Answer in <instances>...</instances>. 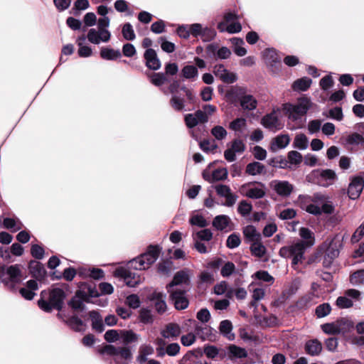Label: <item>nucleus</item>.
Listing matches in <instances>:
<instances>
[{"instance_id":"nucleus-49","label":"nucleus","mask_w":364,"mask_h":364,"mask_svg":"<svg viewBox=\"0 0 364 364\" xmlns=\"http://www.w3.org/2000/svg\"><path fill=\"white\" fill-rule=\"evenodd\" d=\"M309 140L304 134H297L294 140V146L300 150H304L308 147Z\"/></svg>"},{"instance_id":"nucleus-57","label":"nucleus","mask_w":364,"mask_h":364,"mask_svg":"<svg viewBox=\"0 0 364 364\" xmlns=\"http://www.w3.org/2000/svg\"><path fill=\"white\" fill-rule=\"evenodd\" d=\"M331 311L329 304L323 303L316 308L315 314L318 318H323L328 316Z\"/></svg>"},{"instance_id":"nucleus-29","label":"nucleus","mask_w":364,"mask_h":364,"mask_svg":"<svg viewBox=\"0 0 364 364\" xmlns=\"http://www.w3.org/2000/svg\"><path fill=\"white\" fill-rule=\"evenodd\" d=\"M290 142V137L288 134H279L272 139L270 144V149L272 151H277L284 149Z\"/></svg>"},{"instance_id":"nucleus-2","label":"nucleus","mask_w":364,"mask_h":364,"mask_svg":"<svg viewBox=\"0 0 364 364\" xmlns=\"http://www.w3.org/2000/svg\"><path fill=\"white\" fill-rule=\"evenodd\" d=\"M312 102L307 97L298 98L295 104L287 102L282 106V109L290 122H295L296 126L291 127L292 129L299 127L301 119L304 117L309 109L312 107Z\"/></svg>"},{"instance_id":"nucleus-26","label":"nucleus","mask_w":364,"mask_h":364,"mask_svg":"<svg viewBox=\"0 0 364 364\" xmlns=\"http://www.w3.org/2000/svg\"><path fill=\"white\" fill-rule=\"evenodd\" d=\"M242 232L245 242L250 245L262 240L261 234L257 230L254 225H248L244 227Z\"/></svg>"},{"instance_id":"nucleus-16","label":"nucleus","mask_w":364,"mask_h":364,"mask_svg":"<svg viewBox=\"0 0 364 364\" xmlns=\"http://www.w3.org/2000/svg\"><path fill=\"white\" fill-rule=\"evenodd\" d=\"M261 124L266 129L276 132L283 128V124L279 119L277 112L273 110L272 112L265 114L261 120Z\"/></svg>"},{"instance_id":"nucleus-8","label":"nucleus","mask_w":364,"mask_h":364,"mask_svg":"<svg viewBox=\"0 0 364 364\" xmlns=\"http://www.w3.org/2000/svg\"><path fill=\"white\" fill-rule=\"evenodd\" d=\"M337 178L334 171L331 169H315L306 176V181L320 186L328 187Z\"/></svg>"},{"instance_id":"nucleus-17","label":"nucleus","mask_w":364,"mask_h":364,"mask_svg":"<svg viewBox=\"0 0 364 364\" xmlns=\"http://www.w3.org/2000/svg\"><path fill=\"white\" fill-rule=\"evenodd\" d=\"M187 289H176L168 291L170 294V299L178 310H183L188 306V300L186 296Z\"/></svg>"},{"instance_id":"nucleus-18","label":"nucleus","mask_w":364,"mask_h":364,"mask_svg":"<svg viewBox=\"0 0 364 364\" xmlns=\"http://www.w3.org/2000/svg\"><path fill=\"white\" fill-rule=\"evenodd\" d=\"M270 188L279 196L289 197L294 190V186L287 181L274 180L269 183Z\"/></svg>"},{"instance_id":"nucleus-19","label":"nucleus","mask_w":364,"mask_h":364,"mask_svg":"<svg viewBox=\"0 0 364 364\" xmlns=\"http://www.w3.org/2000/svg\"><path fill=\"white\" fill-rule=\"evenodd\" d=\"M215 190L219 196L225 198V202L223 203V205L232 207L236 203L238 197L232 193L228 186L218 184L215 186Z\"/></svg>"},{"instance_id":"nucleus-60","label":"nucleus","mask_w":364,"mask_h":364,"mask_svg":"<svg viewBox=\"0 0 364 364\" xmlns=\"http://www.w3.org/2000/svg\"><path fill=\"white\" fill-rule=\"evenodd\" d=\"M302 155L296 151H291L287 154L289 164L299 165L302 161Z\"/></svg>"},{"instance_id":"nucleus-64","label":"nucleus","mask_w":364,"mask_h":364,"mask_svg":"<svg viewBox=\"0 0 364 364\" xmlns=\"http://www.w3.org/2000/svg\"><path fill=\"white\" fill-rule=\"evenodd\" d=\"M252 210V206L251 203L247 202L246 200H242L237 207V211L242 216L248 215Z\"/></svg>"},{"instance_id":"nucleus-20","label":"nucleus","mask_w":364,"mask_h":364,"mask_svg":"<svg viewBox=\"0 0 364 364\" xmlns=\"http://www.w3.org/2000/svg\"><path fill=\"white\" fill-rule=\"evenodd\" d=\"M364 187V180L361 176L352 178L348 188V194L350 199H357Z\"/></svg>"},{"instance_id":"nucleus-11","label":"nucleus","mask_w":364,"mask_h":364,"mask_svg":"<svg viewBox=\"0 0 364 364\" xmlns=\"http://www.w3.org/2000/svg\"><path fill=\"white\" fill-rule=\"evenodd\" d=\"M1 271H4L5 277L7 278V281L9 282L8 288L11 291H14L15 286L19 284L23 279L21 274V267L18 264L11 265L10 267L5 268L4 267H0Z\"/></svg>"},{"instance_id":"nucleus-5","label":"nucleus","mask_w":364,"mask_h":364,"mask_svg":"<svg viewBox=\"0 0 364 364\" xmlns=\"http://www.w3.org/2000/svg\"><path fill=\"white\" fill-rule=\"evenodd\" d=\"M65 291L60 288H54L49 293L48 300L41 298L38 304L41 309L46 312H50L53 309L60 310L63 308Z\"/></svg>"},{"instance_id":"nucleus-10","label":"nucleus","mask_w":364,"mask_h":364,"mask_svg":"<svg viewBox=\"0 0 364 364\" xmlns=\"http://www.w3.org/2000/svg\"><path fill=\"white\" fill-rule=\"evenodd\" d=\"M241 192L252 199L262 198L265 194V186L260 182L247 183L241 186Z\"/></svg>"},{"instance_id":"nucleus-21","label":"nucleus","mask_w":364,"mask_h":364,"mask_svg":"<svg viewBox=\"0 0 364 364\" xmlns=\"http://www.w3.org/2000/svg\"><path fill=\"white\" fill-rule=\"evenodd\" d=\"M214 75L225 83H233L237 80V75L229 72L223 64H217L213 68Z\"/></svg>"},{"instance_id":"nucleus-33","label":"nucleus","mask_w":364,"mask_h":364,"mask_svg":"<svg viewBox=\"0 0 364 364\" xmlns=\"http://www.w3.org/2000/svg\"><path fill=\"white\" fill-rule=\"evenodd\" d=\"M139 336L132 330H120L119 341L126 346L138 341Z\"/></svg>"},{"instance_id":"nucleus-55","label":"nucleus","mask_w":364,"mask_h":364,"mask_svg":"<svg viewBox=\"0 0 364 364\" xmlns=\"http://www.w3.org/2000/svg\"><path fill=\"white\" fill-rule=\"evenodd\" d=\"M151 82L155 86H161L168 81L166 74L164 73H155L150 77Z\"/></svg>"},{"instance_id":"nucleus-41","label":"nucleus","mask_w":364,"mask_h":364,"mask_svg":"<svg viewBox=\"0 0 364 364\" xmlns=\"http://www.w3.org/2000/svg\"><path fill=\"white\" fill-rule=\"evenodd\" d=\"M218 28L220 31H226L229 33H236L242 30V26L239 22H231L228 26L225 22H220L218 25Z\"/></svg>"},{"instance_id":"nucleus-35","label":"nucleus","mask_w":364,"mask_h":364,"mask_svg":"<svg viewBox=\"0 0 364 364\" xmlns=\"http://www.w3.org/2000/svg\"><path fill=\"white\" fill-rule=\"evenodd\" d=\"M3 225L5 228L11 230L12 232H16L23 228V225L17 218H4Z\"/></svg>"},{"instance_id":"nucleus-44","label":"nucleus","mask_w":364,"mask_h":364,"mask_svg":"<svg viewBox=\"0 0 364 364\" xmlns=\"http://www.w3.org/2000/svg\"><path fill=\"white\" fill-rule=\"evenodd\" d=\"M90 316L92 319L93 329L99 333H102L104 331V323L102 317L95 311L90 312Z\"/></svg>"},{"instance_id":"nucleus-42","label":"nucleus","mask_w":364,"mask_h":364,"mask_svg":"<svg viewBox=\"0 0 364 364\" xmlns=\"http://www.w3.org/2000/svg\"><path fill=\"white\" fill-rule=\"evenodd\" d=\"M338 255L339 250L338 249V246L332 241L326 250L324 263L331 264L332 260L338 257Z\"/></svg>"},{"instance_id":"nucleus-36","label":"nucleus","mask_w":364,"mask_h":364,"mask_svg":"<svg viewBox=\"0 0 364 364\" xmlns=\"http://www.w3.org/2000/svg\"><path fill=\"white\" fill-rule=\"evenodd\" d=\"M161 333L165 338H173L179 336L181 329L178 324L171 323L166 326Z\"/></svg>"},{"instance_id":"nucleus-25","label":"nucleus","mask_w":364,"mask_h":364,"mask_svg":"<svg viewBox=\"0 0 364 364\" xmlns=\"http://www.w3.org/2000/svg\"><path fill=\"white\" fill-rule=\"evenodd\" d=\"M299 201L301 203V208L308 213L315 215L321 214V209L318 205L310 203L312 201L311 196L300 195L299 196Z\"/></svg>"},{"instance_id":"nucleus-63","label":"nucleus","mask_w":364,"mask_h":364,"mask_svg":"<svg viewBox=\"0 0 364 364\" xmlns=\"http://www.w3.org/2000/svg\"><path fill=\"white\" fill-rule=\"evenodd\" d=\"M241 243L240 237L238 234L232 233L230 235L226 241V245L230 249L237 247Z\"/></svg>"},{"instance_id":"nucleus-39","label":"nucleus","mask_w":364,"mask_h":364,"mask_svg":"<svg viewBox=\"0 0 364 364\" xmlns=\"http://www.w3.org/2000/svg\"><path fill=\"white\" fill-rule=\"evenodd\" d=\"M311 83V79L307 77H304L294 82L292 89L296 92H304L310 87Z\"/></svg>"},{"instance_id":"nucleus-48","label":"nucleus","mask_w":364,"mask_h":364,"mask_svg":"<svg viewBox=\"0 0 364 364\" xmlns=\"http://www.w3.org/2000/svg\"><path fill=\"white\" fill-rule=\"evenodd\" d=\"M182 76L186 79H194L198 77V68L195 65H187L181 70Z\"/></svg>"},{"instance_id":"nucleus-12","label":"nucleus","mask_w":364,"mask_h":364,"mask_svg":"<svg viewBox=\"0 0 364 364\" xmlns=\"http://www.w3.org/2000/svg\"><path fill=\"white\" fill-rule=\"evenodd\" d=\"M265 63L270 68L274 73H278L281 70L282 60L277 50L274 48H267L263 53Z\"/></svg>"},{"instance_id":"nucleus-1","label":"nucleus","mask_w":364,"mask_h":364,"mask_svg":"<svg viewBox=\"0 0 364 364\" xmlns=\"http://www.w3.org/2000/svg\"><path fill=\"white\" fill-rule=\"evenodd\" d=\"M168 90L172 95L169 102L170 105L175 111H183L186 102L188 103L195 102L196 96L192 90L186 85L180 86L178 80H173L169 85Z\"/></svg>"},{"instance_id":"nucleus-22","label":"nucleus","mask_w":364,"mask_h":364,"mask_svg":"<svg viewBox=\"0 0 364 364\" xmlns=\"http://www.w3.org/2000/svg\"><path fill=\"white\" fill-rule=\"evenodd\" d=\"M166 296L158 291H154L149 296V299L153 302L156 311L159 314H164L167 309V305L165 301Z\"/></svg>"},{"instance_id":"nucleus-47","label":"nucleus","mask_w":364,"mask_h":364,"mask_svg":"<svg viewBox=\"0 0 364 364\" xmlns=\"http://www.w3.org/2000/svg\"><path fill=\"white\" fill-rule=\"evenodd\" d=\"M250 250L252 254L258 258L263 257L266 254V247L261 242V240L251 244Z\"/></svg>"},{"instance_id":"nucleus-32","label":"nucleus","mask_w":364,"mask_h":364,"mask_svg":"<svg viewBox=\"0 0 364 364\" xmlns=\"http://www.w3.org/2000/svg\"><path fill=\"white\" fill-rule=\"evenodd\" d=\"M299 236L301 237L302 242L308 248L314 245L315 237L314 232L307 228H301L299 231Z\"/></svg>"},{"instance_id":"nucleus-59","label":"nucleus","mask_w":364,"mask_h":364,"mask_svg":"<svg viewBox=\"0 0 364 364\" xmlns=\"http://www.w3.org/2000/svg\"><path fill=\"white\" fill-rule=\"evenodd\" d=\"M350 282L353 285L364 284V269L356 271L352 274Z\"/></svg>"},{"instance_id":"nucleus-61","label":"nucleus","mask_w":364,"mask_h":364,"mask_svg":"<svg viewBox=\"0 0 364 364\" xmlns=\"http://www.w3.org/2000/svg\"><path fill=\"white\" fill-rule=\"evenodd\" d=\"M139 320L144 324L152 323L154 318L151 311L146 309H141L139 312Z\"/></svg>"},{"instance_id":"nucleus-46","label":"nucleus","mask_w":364,"mask_h":364,"mask_svg":"<svg viewBox=\"0 0 364 364\" xmlns=\"http://www.w3.org/2000/svg\"><path fill=\"white\" fill-rule=\"evenodd\" d=\"M265 171V167L259 162L250 163L246 166V173L251 176L261 174Z\"/></svg>"},{"instance_id":"nucleus-4","label":"nucleus","mask_w":364,"mask_h":364,"mask_svg":"<svg viewBox=\"0 0 364 364\" xmlns=\"http://www.w3.org/2000/svg\"><path fill=\"white\" fill-rule=\"evenodd\" d=\"M307 248L304 242L296 241L291 245L282 247L279 253L284 258H291V266L296 269V265L304 260V253Z\"/></svg>"},{"instance_id":"nucleus-27","label":"nucleus","mask_w":364,"mask_h":364,"mask_svg":"<svg viewBox=\"0 0 364 364\" xmlns=\"http://www.w3.org/2000/svg\"><path fill=\"white\" fill-rule=\"evenodd\" d=\"M38 289V284L36 280H29L26 282V286L19 290V293L26 300H31L36 295L35 291Z\"/></svg>"},{"instance_id":"nucleus-24","label":"nucleus","mask_w":364,"mask_h":364,"mask_svg":"<svg viewBox=\"0 0 364 364\" xmlns=\"http://www.w3.org/2000/svg\"><path fill=\"white\" fill-rule=\"evenodd\" d=\"M228 172L226 168H220L213 171L211 173L204 171L203 173V177L208 182L214 183L215 181L225 180L228 177Z\"/></svg>"},{"instance_id":"nucleus-31","label":"nucleus","mask_w":364,"mask_h":364,"mask_svg":"<svg viewBox=\"0 0 364 364\" xmlns=\"http://www.w3.org/2000/svg\"><path fill=\"white\" fill-rule=\"evenodd\" d=\"M339 334H346L350 332L354 328V323L349 318H341L336 320Z\"/></svg>"},{"instance_id":"nucleus-30","label":"nucleus","mask_w":364,"mask_h":364,"mask_svg":"<svg viewBox=\"0 0 364 364\" xmlns=\"http://www.w3.org/2000/svg\"><path fill=\"white\" fill-rule=\"evenodd\" d=\"M30 272L36 279H41L46 274V270L43 264L38 261H31L28 265Z\"/></svg>"},{"instance_id":"nucleus-38","label":"nucleus","mask_w":364,"mask_h":364,"mask_svg":"<svg viewBox=\"0 0 364 364\" xmlns=\"http://www.w3.org/2000/svg\"><path fill=\"white\" fill-rule=\"evenodd\" d=\"M220 332L229 341H232L235 338V334L232 332V325L229 320H223L220 322L219 326Z\"/></svg>"},{"instance_id":"nucleus-37","label":"nucleus","mask_w":364,"mask_h":364,"mask_svg":"<svg viewBox=\"0 0 364 364\" xmlns=\"http://www.w3.org/2000/svg\"><path fill=\"white\" fill-rule=\"evenodd\" d=\"M322 350L321 343L318 340H311L306 343L305 350L306 353L315 356L318 355Z\"/></svg>"},{"instance_id":"nucleus-52","label":"nucleus","mask_w":364,"mask_h":364,"mask_svg":"<svg viewBox=\"0 0 364 364\" xmlns=\"http://www.w3.org/2000/svg\"><path fill=\"white\" fill-rule=\"evenodd\" d=\"M211 134L218 141L225 139L228 135L227 130L220 125L215 126L212 128Z\"/></svg>"},{"instance_id":"nucleus-56","label":"nucleus","mask_w":364,"mask_h":364,"mask_svg":"<svg viewBox=\"0 0 364 364\" xmlns=\"http://www.w3.org/2000/svg\"><path fill=\"white\" fill-rule=\"evenodd\" d=\"M122 33L123 37L127 41H133L136 38L133 27L130 23L124 24Z\"/></svg>"},{"instance_id":"nucleus-23","label":"nucleus","mask_w":364,"mask_h":364,"mask_svg":"<svg viewBox=\"0 0 364 364\" xmlns=\"http://www.w3.org/2000/svg\"><path fill=\"white\" fill-rule=\"evenodd\" d=\"M146 65L151 70H157L161 68V61L156 52L152 48L146 50L144 54Z\"/></svg>"},{"instance_id":"nucleus-3","label":"nucleus","mask_w":364,"mask_h":364,"mask_svg":"<svg viewBox=\"0 0 364 364\" xmlns=\"http://www.w3.org/2000/svg\"><path fill=\"white\" fill-rule=\"evenodd\" d=\"M160 251L158 246L150 245L146 252L129 261V267L139 270L146 269L158 259Z\"/></svg>"},{"instance_id":"nucleus-40","label":"nucleus","mask_w":364,"mask_h":364,"mask_svg":"<svg viewBox=\"0 0 364 364\" xmlns=\"http://www.w3.org/2000/svg\"><path fill=\"white\" fill-rule=\"evenodd\" d=\"M122 55L119 50H114L110 48H102L100 50V56L102 59L107 60H114Z\"/></svg>"},{"instance_id":"nucleus-50","label":"nucleus","mask_w":364,"mask_h":364,"mask_svg":"<svg viewBox=\"0 0 364 364\" xmlns=\"http://www.w3.org/2000/svg\"><path fill=\"white\" fill-rule=\"evenodd\" d=\"M232 42L234 44V53L238 56H244L247 53V50L242 46L244 44V41L242 38H233Z\"/></svg>"},{"instance_id":"nucleus-28","label":"nucleus","mask_w":364,"mask_h":364,"mask_svg":"<svg viewBox=\"0 0 364 364\" xmlns=\"http://www.w3.org/2000/svg\"><path fill=\"white\" fill-rule=\"evenodd\" d=\"M85 302H90V301L86 299L85 291L78 290L70 301L69 305L75 310L82 311L85 309Z\"/></svg>"},{"instance_id":"nucleus-45","label":"nucleus","mask_w":364,"mask_h":364,"mask_svg":"<svg viewBox=\"0 0 364 364\" xmlns=\"http://www.w3.org/2000/svg\"><path fill=\"white\" fill-rule=\"evenodd\" d=\"M79 290L85 291V295L88 301H90V298L97 297L100 296V293L96 289L95 284H82Z\"/></svg>"},{"instance_id":"nucleus-58","label":"nucleus","mask_w":364,"mask_h":364,"mask_svg":"<svg viewBox=\"0 0 364 364\" xmlns=\"http://www.w3.org/2000/svg\"><path fill=\"white\" fill-rule=\"evenodd\" d=\"M322 331L328 335H337L339 334L338 328L337 327L336 321L331 323H326L321 325Z\"/></svg>"},{"instance_id":"nucleus-43","label":"nucleus","mask_w":364,"mask_h":364,"mask_svg":"<svg viewBox=\"0 0 364 364\" xmlns=\"http://www.w3.org/2000/svg\"><path fill=\"white\" fill-rule=\"evenodd\" d=\"M345 141L346 145L351 146L363 145L364 137L357 132H353L346 137Z\"/></svg>"},{"instance_id":"nucleus-14","label":"nucleus","mask_w":364,"mask_h":364,"mask_svg":"<svg viewBox=\"0 0 364 364\" xmlns=\"http://www.w3.org/2000/svg\"><path fill=\"white\" fill-rule=\"evenodd\" d=\"M114 274L122 278L126 284L130 287H134L141 282V278L137 273L123 267L117 269Z\"/></svg>"},{"instance_id":"nucleus-34","label":"nucleus","mask_w":364,"mask_h":364,"mask_svg":"<svg viewBox=\"0 0 364 364\" xmlns=\"http://www.w3.org/2000/svg\"><path fill=\"white\" fill-rule=\"evenodd\" d=\"M231 220L226 215H217L213 220V226L218 230H224L229 227Z\"/></svg>"},{"instance_id":"nucleus-13","label":"nucleus","mask_w":364,"mask_h":364,"mask_svg":"<svg viewBox=\"0 0 364 364\" xmlns=\"http://www.w3.org/2000/svg\"><path fill=\"white\" fill-rule=\"evenodd\" d=\"M190 283L188 274L183 270L176 272L171 282L166 286L167 291L176 289H187Z\"/></svg>"},{"instance_id":"nucleus-15","label":"nucleus","mask_w":364,"mask_h":364,"mask_svg":"<svg viewBox=\"0 0 364 364\" xmlns=\"http://www.w3.org/2000/svg\"><path fill=\"white\" fill-rule=\"evenodd\" d=\"M360 292L358 290L350 289L345 291L344 296H338L336 304L340 309H348L353 305L352 299L359 300Z\"/></svg>"},{"instance_id":"nucleus-7","label":"nucleus","mask_w":364,"mask_h":364,"mask_svg":"<svg viewBox=\"0 0 364 364\" xmlns=\"http://www.w3.org/2000/svg\"><path fill=\"white\" fill-rule=\"evenodd\" d=\"M100 353L112 356L115 364H129L132 360V353L128 346L106 345L100 350Z\"/></svg>"},{"instance_id":"nucleus-62","label":"nucleus","mask_w":364,"mask_h":364,"mask_svg":"<svg viewBox=\"0 0 364 364\" xmlns=\"http://www.w3.org/2000/svg\"><path fill=\"white\" fill-rule=\"evenodd\" d=\"M230 354L234 357L242 358L247 356V352L244 348L236 346L235 345H230L228 347Z\"/></svg>"},{"instance_id":"nucleus-6","label":"nucleus","mask_w":364,"mask_h":364,"mask_svg":"<svg viewBox=\"0 0 364 364\" xmlns=\"http://www.w3.org/2000/svg\"><path fill=\"white\" fill-rule=\"evenodd\" d=\"M109 26V18L105 16L98 19V30L90 28L87 33V40L93 44L107 43L110 40L111 33L107 29Z\"/></svg>"},{"instance_id":"nucleus-51","label":"nucleus","mask_w":364,"mask_h":364,"mask_svg":"<svg viewBox=\"0 0 364 364\" xmlns=\"http://www.w3.org/2000/svg\"><path fill=\"white\" fill-rule=\"evenodd\" d=\"M269 164L274 168H290L289 161L283 156H277L269 161Z\"/></svg>"},{"instance_id":"nucleus-9","label":"nucleus","mask_w":364,"mask_h":364,"mask_svg":"<svg viewBox=\"0 0 364 364\" xmlns=\"http://www.w3.org/2000/svg\"><path fill=\"white\" fill-rule=\"evenodd\" d=\"M245 87L235 86L231 89L229 94L238 97L240 105L244 110L253 111L257 107V100L252 95L246 93Z\"/></svg>"},{"instance_id":"nucleus-54","label":"nucleus","mask_w":364,"mask_h":364,"mask_svg":"<svg viewBox=\"0 0 364 364\" xmlns=\"http://www.w3.org/2000/svg\"><path fill=\"white\" fill-rule=\"evenodd\" d=\"M66 323L75 331H81L83 329V321L77 316H73L70 317Z\"/></svg>"},{"instance_id":"nucleus-53","label":"nucleus","mask_w":364,"mask_h":364,"mask_svg":"<svg viewBox=\"0 0 364 364\" xmlns=\"http://www.w3.org/2000/svg\"><path fill=\"white\" fill-rule=\"evenodd\" d=\"M213 329L208 326L196 327V333L201 337L203 340L210 339V336L213 334Z\"/></svg>"}]
</instances>
